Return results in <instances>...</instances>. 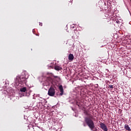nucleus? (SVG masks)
Here are the masks:
<instances>
[{
	"mask_svg": "<svg viewBox=\"0 0 131 131\" xmlns=\"http://www.w3.org/2000/svg\"><path fill=\"white\" fill-rule=\"evenodd\" d=\"M58 88L60 92V93L59 94L60 96H63L64 94V90L63 89V86L62 85H60Z\"/></svg>",
	"mask_w": 131,
	"mask_h": 131,
	"instance_id": "nucleus-5",
	"label": "nucleus"
},
{
	"mask_svg": "<svg viewBox=\"0 0 131 131\" xmlns=\"http://www.w3.org/2000/svg\"><path fill=\"white\" fill-rule=\"evenodd\" d=\"M74 59V55H73V54L70 53L69 55V60L70 61H73Z\"/></svg>",
	"mask_w": 131,
	"mask_h": 131,
	"instance_id": "nucleus-6",
	"label": "nucleus"
},
{
	"mask_svg": "<svg viewBox=\"0 0 131 131\" xmlns=\"http://www.w3.org/2000/svg\"><path fill=\"white\" fill-rule=\"evenodd\" d=\"M39 26H42V23H39Z\"/></svg>",
	"mask_w": 131,
	"mask_h": 131,
	"instance_id": "nucleus-15",
	"label": "nucleus"
},
{
	"mask_svg": "<svg viewBox=\"0 0 131 131\" xmlns=\"http://www.w3.org/2000/svg\"><path fill=\"white\" fill-rule=\"evenodd\" d=\"M72 3L69 2L68 4V6H72Z\"/></svg>",
	"mask_w": 131,
	"mask_h": 131,
	"instance_id": "nucleus-13",
	"label": "nucleus"
},
{
	"mask_svg": "<svg viewBox=\"0 0 131 131\" xmlns=\"http://www.w3.org/2000/svg\"><path fill=\"white\" fill-rule=\"evenodd\" d=\"M54 78H58V76H53Z\"/></svg>",
	"mask_w": 131,
	"mask_h": 131,
	"instance_id": "nucleus-14",
	"label": "nucleus"
},
{
	"mask_svg": "<svg viewBox=\"0 0 131 131\" xmlns=\"http://www.w3.org/2000/svg\"><path fill=\"white\" fill-rule=\"evenodd\" d=\"M76 105H77V106H78V107L80 106V102H78V101H77L76 102Z\"/></svg>",
	"mask_w": 131,
	"mask_h": 131,
	"instance_id": "nucleus-11",
	"label": "nucleus"
},
{
	"mask_svg": "<svg viewBox=\"0 0 131 131\" xmlns=\"http://www.w3.org/2000/svg\"><path fill=\"white\" fill-rule=\"evenodd\" d=\"M48 80H49L50 82L48 83V84H47V85H50L51 84V83H52V78H49L48 79Z\"/></svg>",
	"mask_w": 131,
	"mask_h": 131,
	"instance_id": "nucleus-10",
	"label": "nucleus"
},
{
	"mask_svg": "<svg viewBox=\"0 0 131 131\" xmlns=\"http://www.w3.org/2000/svg\"><path fill=\"white\" fill-rule=\"evenodd\" d=\"M100 127L101 129H103V131H108V128L106 124H104L103 122L100 123Z\"/></svg>",
	"mask_w": 131,
	"mask_h": 131,
	"instance_id": "nucleus-4",
	"label": "nucleus"
},
{
	"mask_svg": "<svg viewBox=\"0 0 131 131\" xmlns=\"http://www.w3.org/2000/svg\"><path fill=\"white\" fill-rule=\"evenodd\" d=\"M108 86L110 89H113L114 88L113 85H109Z\"/></svg>",
	"mask_w": 131,
	"mask_h": 131,
	"instance_id": "nucleus-12",
	"label": "nucleus"
},
{
	"mask_svg": "<svg viewBox=\"0 0 131 131\" xmlns=\"http://www.w3.org/2000/svg\"><path fill=\"white\" fill-rule=\"evenodd\" d=\"M124 128H125V129L126 130L131 131L130 127H129V126L128 125L125 124V125H124Z\"/></svg>",
	"mask_w": 131,
	"mask_h": 131,
	"instance_id": "nucleus-7",
	"label": "nucleus"
},
{
	"mask_svg": "<svg viewBox=\"0 0 131 131\" xmlns=\"http://www.w3.org/2000/svg\"><path fill=\"white\" fill-rule=\"evenodd\" d=\"M56 94V89H55V86L51 85L49 89L48 90V95L50 97H54Z\"/></svg>",
	"mask_w": 131,
	"mask_h": 131,
	"instance_id": "nucleus-2",
	"label": "nucleus"
},
{
	"mask_svg": "<svg viewBox=\"0 0 131 131\" xmlns=\"http://www.w3.org/2000/svg\"><path fill=\"white\" fill-rule=\"evenodd\" d=\"M26 91H27V89L26 88V87H24L20 88V92H21V93H25Z\"/></svg>",
	"mask_w": 131,
	"mask_h": 131,
	"instance_id": "nucleus-9",
	"label": "nucleus"
},
{
	"mask_svg": "<svg viewBox=\"0 0 131 131\" xmlns=\"http://www.w3.org/2000/svg\"><path fill=\"white\" fill-rule=\"evenodd\" d=\"M18 82H21L22 83H26V79L24 76H20L16 77Z\"/></svg>",
	"mask_w": 131,
	"mask_h": 131,
	"instance_id": "nucleus-3",
	"label": "nucleus"
},
{
	"mask_svg": "<svg viewBox=\"0 0 131 131\" xmlns=\"http://www.w3.org/2000/svg\"><path fill=\"white\" fill-rule=\"evenodd\" d=\"M84 114L86 116L84 118V121L86 124H87L91 130L97 131V128H95V123H94V121L93 120L94 119V116L86 110L84 111ZM94 128L95 129L94 130Z\"/></svg>",
	"mask_w": 131,
	"mask_h": 131,
	"instance_id": "nucleus-1",
	"label": "nucleus"
},
{
	"mask_svg": "<svg viewBox=\"0 0 131 131\" xmlns=\"http://www.w3.org/2000/svg\"><path fill=\"white\" fill-rule=\"evenodd\" d=\"M54 69L56 70L57 71H59L60 70H62V67L59 66H56L54 68Z\"/></svg>",
	"mask_w": 131,
	"mask_h": 131,
	"instance_id": "nucleus-8",
	"label": "nucleus"
}]
</instances>
